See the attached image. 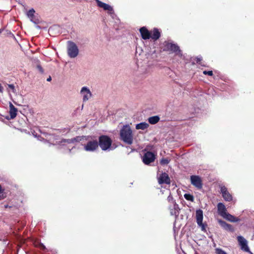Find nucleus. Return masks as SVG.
Returning <instances> with one entry per match:
<instances>
[{
	"mask_svg": "<svg viewBox=\"0 0 254 254\" xmlns=\"http://www.w3.org/2000/svg\"><path fill=\"white\" fill-rule=\"evenodd\" d=\"M48 141L51 144L53 145H67L74 142H79L81 140L80 137H76L70 139H61L57 136L54 135H49Z\"/></svg>",
	"mask_w": 254,
	"mask_h": 254,
	"instance_id": "nucleus-1",
	"label": "nucleus"
},
{
	"mask_svg": "<svg viewBox=\"0 0 254 254\" xmlns=\"http://www.w3.org/2000/svg\"><path fill=\"white\" fill-rule=\"evenodd\" d=\"M121 139L128 144L133 142V134L131 129L129 125L124 126L120 130Z\"/></svg>",
	"mask_w": 254,
	"mask_h": 254,
	"instance_id": "nucleus-2",
	"label": "nucleus"
},
{
	"mask_svg": "<svg viewBox=\"0 0 254 254\" xmlns=\"http://www.w3.org/2000/svg\"><path fill=\"white\" fill-rule=\"evenodd\" d=\"M67 51L68 56L71 58H74L77 56L79 50L77 45L73 42H67Z\"/></svg>",
	"mask_w": 254,
	"mask_h": 254,
	"instance_id": "nucleus-3",
	"label": "nucleus"
},
{
	"mask_svg": "<svg viewBox=\"0 0 254 254\" xmlns=\"http://www.w3.org/2000/svg\"><path fill=\"white\" fill-rule=\"evenodd\" d=\"M112 143L111 139L106 135H102L99 138L98 145L103 150H107L110 148Z\"/></svg>",
	"mask_w": 254,
	"mask_h": 254,
	"instance_id": "nucleus-4",
	"label": "nucleus"
},
{
	"mask_svg": "<svg viewBox=\"0 0 254 254\" xmlns=\"http://www.w3.org/2000/svg\"><path fill=\"white\" fill-rule=\"evenodd\" d=\"M237 238L241 249L244 252L253 254L248 246V241L242 236H239Z\"/></svg>",
	"mask_w": 254,
	"mask_h": 254,
	"instance_id": "nucleus-5",
	"label": "nucleus"
},
{
	"mask_svg": "<svg viewBox=\"0 0 254 254\" xmlns=\"http://www.w3.org/2000/svg\"><path fill=\"white\" fill-rule=\"evenodd\" d=\"M191 184L198 190L202 188V180L201 177L196 175H192L190 177Z\"/></svg>",
	"mask_w": 254,
	"mask_h": 254,
	"instance_id": "nucleus-6",
	"label": "nucleus"
},
{
	"mask_svg": "<svg viewBox=\"0 0 254 254\" xmlns=\"http://www.w3.org/2000/svg\"><path fill=\"white\" fill-rule=\"evenodd\" d=\"M98 147V142L96 140H89L84 146V149L88 152H93Z\"/></svg>",
	"mask_w": 254,
	"mask_h": 254,
	"instance_id": "nucleus-7",
	"label": "nucleus"
},
{
	"mask_svg": "<svg viewBox=\"0 0 254 254\" xmlns=\"http://www.w3.org/2000/svg\"><path fill=\"white\" fill-rule=\"evenodd\" d=\"M80 94L82 97L83 102H86L92 97V93L89 88L84 86L81 88Z\"/></svg>",
	"mask_w": 254,
	"mask_h": 254,
	"instance_id": "nucleus-8",
	"label": "nucleus"
},
{
	"mask_svg": "<svg viewBox=\"0 0 254 254\" xmlns=\"http://www.w3.org/2000/svg\"><path fill=\"white\" fill-rule=\"evenodd\" d=\"M165 46L168 50L175 53L176 55L180 57L182 56V52L178 45L171 43H167Z\"/></svg>",
	"mask_w": 254,
	"mask_h": 254,
	"instance_id": "nucleus-9",
	"label": "nucleus"
},
{
	"mask_svg": "<svg viewBox=\"0 0 254 254\" xmlns=\"http://www.w3.org/2000/svg\"><path fill=\"white\" fill-rule=\"evenodd\" d=\"M203 211L199 209L196 211V219L197 225L201 227L202 231H205V226L202 223L203 220Z\"/></svg>",
	"mask_w": 254,
	"mask_h": 254,
	"instance_id": "nucleus-10",
	"label": "nucleus"
},
{
	"mask_svg": "<svg viewBox=\"0 0 254 254\" xmlns=\"http://www.w3.org/2000/svg\"><path fill=\"white\" fill-rule=\"evenodd\" d=\"M220 191L224 199L226 201H231L233 199L231 194L228 190L227 188L224 186H220Z\"/></svg>",
	"mask_w": 254,
	"mask_h": 254,
	"instance_id": "nucleus-11",
	"label": "nucleus"
},
{
	"mask_svg": "<svg viewBox=\"0 0 254 254\" xmlns=\"http://www.w3.org/2000/svg\"><path fill=\"white\" fill-rule=\"evenodd\" d=\"M155 159V155L151 152L145 153L142 158V161L145 164L148 165L153 162Z\"/></svg>",
	"mask_w": 254,
	"mask_h": 254,
	"instance_id": "nucleus-12",
	"label": "nucleus"
},
{
	"mask_svg": "<svg viewBox=\"0 0 254 254\" xmlns=\"http://www.w3.org/2000/svg\"><path fill=\"white\" fill-rule=\"evenodd\" d=\"M158 183L160 184H169L170 180L168 174L165 173L161 174L158 178Z\"/></svg>",
	"mask_w": 254,
	"mask_h": 254,
	"instance_id": "nucleus-13",
	"label": "nucleus"
},
{
	"mask_svg": "<svg viewBox=\"0 0 254 254\" xmlns=\"http://www.w3.org/2000/svg\"><path fill=\"white\" fill-rule=\"evenodd\" d=\"M169 209L171 215L176 216L179 215V208L178 205L177 204L175 201H173V204L170 205Z\"/></svg>",
	"mask_w": 254,
	"mask_h": 254,
	"instance_id": "nucleus-14",
	"label": "nucleus"
},
{
	"mask_svg": "<svg viewBox=\"0 0 254 254\" xmlns=\"http://www.w3.org/2000/svg\"><path fill=\"white\" fill-rule=\"evenodd\" d=\"M9 113L10 115V119H13L16 117L17 109L16 108L11 102L9 103Z\"/></svg>",
	"mask_w": 254,
	"mask_h": 254,
	"instance_id": "nucleus-15",
	"label": "nucleus"
},
{
	"mask_svg": "<svg viewBox=\"0 0 254 254\" xmlns=\"http://www.w3.org/2000/svg\"><path fill=\"white\" fill-rule=\"evenodd\" d=\"M217 209L218 214L222 217L227 213V209L225 205L221 202H219L218 203Z\"/></svg>",
	"mask_w": 254,
	"mask_h": 254,
	"instance_id": "nucleus-16",
	"label": "nucleus"
},
{
	"mask_svg": "<svg viewBox=\"0 0 254 254\" xmlns=\"http://www.w3.org/2000/svg\"><path fill=\"white\" fill-rule=\"evenodd\" d=\"M217 221L221 227L224 229L230 231H232L233 230V228L230 224L227 223L226 222L221 219H218Z\"/></svg>",
	"mask_w": 254,
	"mask_h": 254,
	"instance_id": "nucleus-17",
	"label": "nucleus"
},
{
	"mask_svg": "<svg viewBox=\"0 0 254 254\" xmlns=\"http://www.w3.org/2000/svg\"><path fill=\"white\" fill-rule=\"evenodd\" d=\"M97 3V5L101 8H103L105 10H108L109 11H112L113 10V8L108 4L104 3L99 0H95Z\"/></svg>",
	"mask_w": 254,
	"mask_h": 254,
	"instance_id": "nucleus-18",
	"label": "nucleus"
},
{
	"mask_svg": "<svg viewBox=\"0 0 254 254\" xmlns=\"http://www.w3.org/2000/svg\"><path fill=\"white\" fill-rule=\"evenodd\" d=\"M140 32L143 39H149L150 38V33L145 27H143L141 28L140 29Z\"/></svg>",
	"mask_w": 254,
	"mask_h": 254,
	"instance_id": "nucleus-19",
	"label": "nucleus"
},
{
	"mask_svg": "<svg viewBox=\"0 0 254 254\" xmlns=\"http://www.w3.org/2000/svg\"><path fill=\"white\" fill-rule=\"evenodd\" d=\"M223 218L231 222H237L239 221V218L227 212L223 216Z\"/></svg>",
	"mask_w": 254,
	"mask_h": 254,
	"instance_id": "nucleus-20",
	"label": "nucleus"
},
{
	"mask_svg": "<svg viewBox=\"0 0 254 254\" xmlns=\"http://www.w3.org/2000/svg\"><path fill=\"white\" fill-rule=\"evenodd\" d=\"M160 33L156 28H154L150 33V38L154 40H156L159 38Z\"/></svg>",
	"mask_w": 254,
	"mask_h": 254,
	"instance_id": "nucleus-21",
	"label": "nucleus"
},
{
	"mask_svg": "<svg viewBox=\"0 0 254 254\" xmlns=\"http://www.w3.org/2000/svg\"><path fill=\"white\" fill-rule=\"evenodd\" d=\"M35 12V11L34 9L32 8L30 9L27 12V16L29 18H30L31 21L34 23H36V22L34 20V13Z\"/></svg>",
	"mask_w": 254,
	"mask_h": 254,
	"instance_id": "nucleus-22",
	"label": "nucleus"
},
{
	"mask_svg": "<svg viewBox=\"0 0 254 254\" xmlns=\"http://www.w3.org/2000/svg\"><path fill=\"white\" fill-rule=\"evenodd\" d=\"M149 127V125L145 122H142L136 125L135 128L136 129L144 130Z\"/></svg>",
	"mask_w": 254,
	"mask_h": 254,
	"instance_id": "nucleus-23",
	"label": "nucleus"
},
{
	"mask_svg": "<svg viewBox=\"0 0 254 254\" xmlns=\"http://www.w3.org/2000/svg\"><path fill=\"white\" fill-rule=\"evenodd\" d=\"M159 117L155 116L149 118L148 122L150 124L154 125L158 123L159 121Z\"/></svg>",
	"mask_w": 254,
	"mask_h": 254,
	"instance_id": "nucleus-24",
	"label": "nucleus"
},
{
	"mask_svg": "<svg viewBox=\"0 0 254 254\" xmlns=\"http://www.w3.org/2000/svg\"><path fill=\"white\" fill-rule=\"evenodd\" d=\"M184 197L187 200H189L192 202L194 200L193 196L190 193H185L184 194Z\"/></svg>",
	"mask_w": 254,
	"mask_h": 254,
	"instance_id": "nucleus-25",
	"label": "nucleus"
},
{
	"mask_svg": "<svg viewBox=\"0 0 254 254\" xmlns=\"http://www.w3.org/2000/svg\"><path fill=\"white\" fill-rule=\"evenodd\" d=\"M6 197L4 193V190L2 189L1 186L0 185V200Z\"/></svg>",
	"mask_w": 254,
	"mask_h": 254,
	"instance_id": "nucleus-26",
	"label": "nucleus"
},
{
	"mask_svg": "<svg viewBox=\"0 0 254 254\" xmlns=\"http://www.w3.org/2000/svg\"><path fill=\"white\" fill-rule=\"evenodd\" d=\"M35 245L36 247H39L41 249H42V250L46 249V247L42 243H41L40 242H37V243H35Z\"/></svg>",
	"mask_w": 254,
	"mask_h": 254,
	"instance_id": "nucleus-27",
	"label": "nucleus"
},
{
	"mask_svg": "<svg viewBox=\"0 0 254 254\" xmlns=\"http://www.w3.org/2000/svg\"><path fill=\"white\" fill-rule=\"evenodd\" d=\"M170 162V160L167 158H162L160 161V163L162 165H167Z\"/></svg>",
	"mask_w": 254,
	"mask_h": 254,
	"instance_id": "nucleus-28",
	"label": "nucleus"
},
{
	"mask_svg": "<svg viewBox=\"0 0 254 254\" xmlns=\"http://www.w3.org/2000/svg\"><path fill=\"white\" fill-rule=\"evenodd\" d=\"M8 86L9 88V92H12L14 93L16 92L14 85L12 84H9L8 85Z\"/></svg>",
	"mask_w": 254,
	"mask_h": 254,
	"instance_id": "nucleus-29",
	"label": "nucleus"
},
{
	"mask_svg": "<svg viewBox=\"0 0 254 254\" xmlns=\"http://www.w3.org/2000/svg\"><path fill=\"white\" fill-rule=\"evenodd\" d=\"M203 73L205 75H208L209 76L213 75V72L212 70H210V71L204 70L203 71Z\"/></svg>",
	"mask_w": 254,
	"mask_h": 254,
	"instance_id": "nucleus-30",
	"label": "nucleus"
},
{
	"mask_svg": "<svg viewBox=\"0 0 254 254\" xmlns=\"http://www.w3.org/2000/svg\"><path fill=\"white\" fill-rule=\"evenodd\" d=\"M216 252L217 254H227V253L221 249H217L216 250Z\"/></svg>",
	"mask_w": 254,
	"mask_h": 254,
	"instance_id": "nucleus-31",
	"label": "nucleus"
},
{
	"mask_svg": "<svg viewBox=\"0 0 254 254\" xmlns=\"http://www.w3.org/2000/svg\"><path fill=\"white\" fill-rule=\"evenodd\" d=\"M168 201L173 204V201H174L172 196L171 195H169L167 198Z\"/></svg>",
	"mask_w": 254,
	"mask_h": 254,
	"instance_id": "nucleus-32",
	"label": "nucleus"
},
{
	"mask_svg": "<svg viewBox=\"0 0 254 254\" xmlns=\"http://www.w3.org/2000/svg\"><path fill=\"white\" fill-rule=\"evenodd\" d=\"M196 63H199L201 60H202V57H197L196 58Z\"/></svg>",
	"mask_w": 254,
	"mask_h": 254,
	"instance_id": "nucleus-33",
	"label": "nucleus"
},
{
	"mask_svg": "<svg viewBox=\"0 0 254 254\" xmlns=\"http://www.w3.org/2000/svg\"><path fill=\"white\" fill-rule=\"evenodd\" d=\"M51 80V78L50 77L47 79V81H50Z\"/></svg>",
	"mask_w": 254,
	"mask_h": 254,
	"instance_id": "nucleus-34",
	"label": "nucleus"
},
{
	"mask_svg": "<svg viewBox=\"0 0 254 254\" xmlns=\"http://www.w3.org/2000/svg\"><path fill=\"white\" fill-rule=\"evenodd\" d=\"M38 68L40 69V70H41V67L39 66Z\"/></svg>",
	"mask_w": 254,
	"mask_h": 254,
	"instance_id": "nucleus-35",
	"label": "nucleus"
}]
</instances>
